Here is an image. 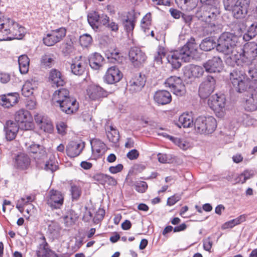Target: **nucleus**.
Returning <instances> with one entry per match:
<instances>
[{
  "label": "nucleus",
  "instance_id": "obj_23",
  "mask_svg": "<svg viewBox=\"0 0 257 257\" xmlns=\"http://www.w3.org/2000/svg\"><path fill=\"white\" fill-rule=\"evenodd\" d=\"M31 161L29 157L23 153L18 154L15 160V166L18 169L24 170L28 168Z\"/></svg>",
  "mask_w": 257,
  "mask_h": 257
},
{
  "label": "nucleus",
  "instance_id": "obj_28",
  "mask_svg": "<svg viewBox=\"0 0 257 257\" xmlns=\"http://www.w3.org/2000/svg\"><path fill=\"white\" fill-rule=\"evenodd\" d=\"M245 110L253 111L257 109V92H254L245 100Z\"/></svg>",
  "mask_w": 257,
  "mask_h": 257
},
{
  "label": "nucleus",
  "instance_id": "obj_39",
  "mask_svg": "<svg viewBox=\"0 0 257 257\" xmlns=\"http://www.w3.org/2000/svg\"><path fill=\"white\" fill-rule=\"evenodd\" d=\"M70 191L72 200H78L82 193L81 188L80 185L75 184H71Z\"/></svg>",
  "mask_w": 257,
  "mask_h": 257
},
{
  "label": "nucleus",
  "instance_id": "obj_17",
  "mask_svg": "<svg viewBox=\"0 0 257 257\" xmlns=\"http://www.w3.org/2000/svg\"><path fill=\"white\" fill-rule=\"evenodd\" d=\"M84 148V143L83 142L78 143L71 141L66 146V154L70 158L77 157L81 154Z\"/></svg>",
  "mask_w": 257,
  "mask_h": 257
},
{
  "label": "nucleus",
  "instance_id": "obj_10",
  "mask_svg": "<svg viewBox=\"0 0 257 257\" xmlns=\"http://www.w3.org/2000/svg\"><path fill=\"white\" fill-rule=\"evenodd\" d=\"M219 13L218 6H205L203 11L197 13V16L199 20L209 25L216 21V18Z\"/></svg>",
  "mask_w": 257,
  "mask_h": 257
},
{
  "label": "nucleus",
  "instance_id": "obj_61",
  "mask_svg": "<svg viewBox=\"0 0 257 257\" xmlns=\"http://www.w3.org/2000/svg\"><path fill=\"white\" fill-rule=\"evenodd\" d=\"M58 168V165L55 164L52 160H49L46 162L44 169L46 171H51L53 172Z\"/></svg>",
  "mask_w": 257,
  "mask_h": 257
},
{
  "label": "nucleus",
  "instance_id": "obj_53",
  "mask_svg": "<svg viewBox=\"0 0 257 257\" xmlns=\"http://www.w3.org/2000/svg\"><path fill=\"white\" fill-rule=\"evenodd\" d=\"M249 65H247L248 76L251 79L256 80L257 79V64H252L251 63Z\"/></svg>",
  "mask_w": 257,
  "mask_h": 257
},
{
  "label": "nucleus",
  "instance_id": "obj_63",
  "mask_svg": "<svg viewBox=\"0 0 257 257\" xmlns=\"http://www.w3.org/2000/svg\"><path fill=\"white\" fill-rule=\"evenodd\" d=\"M109 18L105 14H102L100 15V19L99 20V26L102 25L105 27L107 26V24L109 22Z\"/></svg>",
  "mask_w": 257,
  "mask_h": 257
},
{
  "label": "nucleus",
  "instance_id": "obj_20",
  "mask_svg": "<svg viewBox=\"0 0 257 257\" xmlns=\"http://www.w3.org/2000/svg\"><path fill=\"white\" fill-rule=\"evenodd\" d=\"M87 92L90 98L92 100H97L107 95L106 91L101 87L96 85H90Z\"/></svg>",
  "mask_w": 257,
  "mask_h": 257
},
{
  "label": "nucleus",
  "instance_id": "obj_4",
  "mask_svg": "<svg viewBox=\"0 0 257 257\" xmlns=\"http://www.w3.org/2000/svg\"><path fill=\"white\" fill-rule=\"evenodd\" d=\"M250 0H223L225 10L230 12L236 19L243 18L246 14Z\"/></svg>",
  "mask_w": 257,
  "mask_h": 257
},
{
  "label": "nucleus",
  "instance_id": "obj_64",
  "mask_svg": "<svg viewBox=\"0 0 257 257\" xmlns=\"http://www.w3.org/2000/svg\"><path fill=\"white\" fill-rule=\"evenodd\" d=\"M123 166L121 164H118L115 166H110L109 168V171L112 174H116L121 172Z\"/></svg>",
  "mask_w": 257,
  "mask_h": 257
},
{
  "label": "nucleus",
  "instance_id": "obj_9",
  "mask_svg": "<svg viewBox=\"0 0 257 257\" xmlns=\"http://www.w3.org/2000/svg\"><path fill=\"white\" fill-rule=\"evenodd\" d=\"M165 86L176 96H181L186 93V88L182 79L176 76H171L165 82Z\"/></svg>",
  "mask_w": 257,
  "mask_h": 257
},
{
  "label": "nucleus",
  "instance_id": "obj_26",
  "mask_svg": "<svg viewBox=\"0 0 257 257\" xmlns=\"http://www.w3.org/2000/svg\"><path fill=\"white\" fill-rule=\"evenodd\" d=\"M50 249L45 237L42 236L40 238V242L36 251L37 257H47Z\"/></svg>",
  "mask_w": 257,
  "mask_h": 257
},
{
  "label": "nucleus",
  "instance_id": "obj_59",
  "mask_svg": "<svg viewBox=\"0 0 257 257\" xmlns=\"http://www.w3.org/2000/svg\"><path fill=\"white\" fill-rule=\"evenodd\" d=\"M4 127L7 129L13 130L14 131H18L19 128L18 123L11 120H9L6 121Z\"/></svg>",
  "mask_w": 257,
  "mask_h": 257
},
{
  "label": "nucleus",
  "instance_id": "obj_21",
  "mask_svg": "<svg viewBox=\"0 0 257 257\" xmlns=\"http://www.w3.org/2000/svg\"><path fill=\"white\" fill-rule=\"evenodd\" d=\"M154 99L158 104L165 105L171 101L172 96L169 91L161 90L156 92L154 95Z\"/></svg>",
  "mask_w": 257,
  "mask_h": 257
},
{
  "label": "nucleus",
  "instance_id": "obj_51",
  "mask_svg": "<svg viewBox=\"0 0 257 257\" xmlns=\"http://www.w3.org/2000/svg\"><path fill=\"white\" fill-rule=\"evenodd\" d=\"M252 176L253 173L251 171L245 170L238 176L237 181L238 182L243 184L246 180L252 177Z\"/></svg>",
  "mask_w": 257,
  "mask_h": 257
},
{
  "label": "nucleus",
  "instance_id": "obj_2",
  "mask_svg": "<svg viewBox=\"0 0 257 257\" xmlns=\"http://www.w3.org/2000/svg\"><path fill=\"white\" fill-rule=\"evenodd\" d=\"M52 100L55 106H59L62 111L67 114L74 113L79 108L76 99L71 97L69 90L65 88H60L55 91Z\"/></svg>",
  "mask_w": 257,
  "mask_h": 257
},
{
  "label": "nucleus",
  "instance_id": "obj_1",
  "mask_svg": "<svg viewBox=\"0 0 257 257\" xmlns=\"http://www.w3.org/2000/svg\"><path fill=\"white\" fill-rule=\"evenodd\" d=\"M198 45L195 39L191 37L186 43L178 50L171 52L168 55L167 60L173 69H177L181 66V62H188L192 55L197 51Z\"/></svg>",
  "mask_w": 257,
  "mask_h": 257
},
{
  "label": "nucleus",
  "instance_id": "obj_35",
  "mask_svg": "<svg viewBox=\"0 0 257 257\" xmlns=\"http://www.w3.org/2000/svg\"><path fill=\"white\" fill-rule=\"evenodd\" d=\"M257 35V21L253 22L248 27L247 32L243 35V39L248 41Z\"/></svg>",
  "mask_w": 257,
  "mask_h": 257
},
{
  "label": "nucleus",
  "instance_id": "obj_56",
  "mask_svg": "<svg viewBox=\"0 0 257 257\" xmlns=\"http://www.w3.org/2000/svg\"><path fill=\"white\" fill-rule=\"evenodd\" d=\"M73 42L70 40L64 44L62 52L65 56H67L73 52Z\"/></svg>",
  "mask_w": 257,
  "mask_h": 257
},
{
  "label": "nucleus",
  "instance_id": "obj_19",
  "mask_svg": "<svg viewBox=\"0 0 257 257\" xmlns=\"http://www.w3.org/2000/svg\"><path fill=\"white\" fill-rule=\"evenodd\" d=\"M49 80L52 85L58 87L63 86L66 83L65 77L60 71L53 69L49 73Z\"/></svg>",
  "mask_w": 257,
  "mask_h": 257
},
{
  "label": "nucleus",
  "instance_id": "obj_60",
  "mask_svg": "<svg viewBox=\"0 0 257 257\" xmlns=\"http://www.w3.org/2000/svg\"><path fill=\"white\" fill-rule=\"evenodd\" d=\"M57 132L59 134L63 136L66 134L67 125L63 121H60L56 124Z\"/></svg>",
  "mask_w": 257,
  "mask_h": 257
},
{
  "label": "nucleus",
  "instance_id": "obj_34",
  "mask_svg": "<svg viewBox=\"0 0 257 257\" xmlns=\"http://www.w3.org/2000/svg\"><path fill=\"white\" fill-rule=\"evenodd\" d=\"M217 44L212 38L208 37L203 39L199 45L200 49L209 51L216 47Z\"/></svg>",
  "mask_w": 257,
  "mask_h": 257
},
{
  "label": "nucleus",
  "instance_id": "obj_45",
  "mask_svg": "<svg viewBox=\"0 0 257 257\" xmlns=\"http://www.w3.org/2000/svg\"><path fill=\"white\" fill-rule=\"evenodd\" d=\"M165 52L164 48L163 47H159L157 52L155 54L154 57V62L158 65L162 63V59L165 57Z\"/></svg>",
  "mask_w": 257,
  "mask_h": 257
},
{
  "label": "nucleus",
  "instance_id": "obj_44",
  "mask_svg": "<svg viewBox=\"0 0 257 257\" xmlns=\"http://www.w3.org/2000/svg\"><path fill=\"white\" fill-rule=\"evenodd\" d=\"M76 218V215L74 212L71 210L67 213V214L63 217L64 221L66 226L72 225Z\"/></svg>",
  "mask_w": 257,
  "mask_h": 257
},
{
  "label": "nucleus",
  "instance_id": "obj_18",
  "mask_svg": "<svg viewBox=\"0 0 257 257\" xmlns=\"http://www.w3.org/2000/svg\"><path fill=\"white\" fill-rule=\"evenodd\" d=\"M19 93H9L0 95V105L6 108H10L18 102Z\"/></svg>",
  "mask_w": 257,
  "mask_h": 257
},
{
  "label": "nucleus",
  "instance_id": "obj_8",
  "mask_svg": "<svg viewBox=\"0 0 257 257\" xmlns=\"http://www.w3.org/2000/svg\"><path fill=\"white\" fill-rule=\"evenodd\" d=\"M226 99L224 94L216 93L210 96L208 100V104L210 108L214 111L218 117L224 116Z\"/></svg>",
  "mask_w": 257,
  "mask_h": 257
},
{
  "label": "nucleus",
  "instance_id": "obj_37",
  "mask_svg": "<svg viewBox=\"0 0 257 257\" xmlns=\"http://www.w3.org/2000/svg\"><path fill=\"white\" fill-rule=\"evenodd\" d=\"M92 151L93 153H96L98 155L102 154V151L105 149V144L100 140L93 139L91 142Z\"/></svg>",
  "mask_w": 257,
  "mask_h": 257
},
{
  "label": "nucleus",
  "instance_id": "obj_33",
  "mask_svg": "<svg viewBox=\"0 0 257 257\" xmlns=\"http://www.w3.org/2000/svg\"><path fill=\"white\" fill-rule=\"evenodd\" d=\"M247 215L245 214H242L236 217L229 220L222 225L223 229L232 228L235 225H238L246 220Z\"/></svg>",
  "mask_w": 257,
  "mask_h": 257
},
{
  "label": "nucleus",
  "instance_id": "obj_49",
  "mask_svg": "<svg viewBox=\"0 0 257 257\" xmlns=\"http://www.w3.org/2000/svg\"><path fill=\"white\" fill-rule=\"evenodd\" d=\"M108 58L110 59L111 62L117 64L120 63L123 60V57L121 56V54L115 51L110 53Z\"/></svg>",
  "mask_w": 257,
  "mask_h": 257
},
{
  "label": "nucleus",
  "instance_id": "obj_11",
  "mask_svg": "<svg viewBox=\"0 0 257 257\" xmlns=\"http://www.w3.org/2000/svg\"><path fill=\"white\" fill-rule=\"evenodd\" d=\"M129 59L135 67L139 68L143 66L147 60V56L140 47H131L128 52Z\"/></svg>",
  "mask_w": 257,
  "mask_h": 257
},
{
  "label": "nucleus",
  "instance_id": "obj_32",
  "mask_svg": "<svg viewBox=\"0 0 257 257\" xmlns=\"http://www.w3.org/2000/svg\"><path fill=\"white\" fill-rule=\"evenodd\" d=\"M18 63L19 70L21 74L28 72L29 67L30 60L26 55H22L19 57Z\"/></svg>",
  "mask_w": 257,
  "mask_h": 257
},
{
  "label": "nucleus",
  "instance_id": "obj_14",
  "mask_svg": "<svg viewBox=\"0 0 257 257\" xmlns=\"http://www.w3.org/2000/svg\"><path fill=\"white\" fill-rule=\"evenodd\" d=\"M203 66L208 73H219L223 69V64L219 57L214 56L204 63Z\"/></svg>",
  "mask_w": 257,
  "mask_h": 257
},
{
  "label": "nucleus",
  "instance_id": "obj_13",
  "mask_svg": "<svg viewBox=\"0 0 257 257\" xmlns=\"http://www.w3.org/2000/svg\"><path fill=\"white\" fill-rule=\"evenodd\" d=\"M46 201L52 209H60L64 203V196L60 191L51 189L46 197Z\"/></svg>",
  "mask_w": 257,
  "mask_h": 257
},
{
  "label": "nucleus",
  "instance_id": "obj_27",
  "mask_svg": "<svg viewBox=\"0 0 257 257\" xmlns=\"http://www.w3.org/2000/svg\"><path fill=\"white\" fill-rule=\"evenodd\" d=\"M99 19L100 15L96 11L91 12L87 15V21L89 24L96 31L98 29Z\"/></svg>",
  "mask_w": 257,
  "mask_h": 257
},
{
  "label": "nucleus",
  "instance_id": "obj_38",
  "mask_svg": "<svg viewBox=\"0 0 257 257\" xmlns=\"http://www.w3.org/2000/svg\"><path fill=\"white\" fill-rule=\"evenodd\" d=\"M29 116V113L27 110L20 109L16 113L15 118V121L17 123H24L28 121V117Z\"/></svg>",
  "mask_w": 257,
  "mask_h": 257
},
{
  "label": "nucleus",
  "instance_id": "obj_40",
  "mask_svg": "<svg viewBox=\"0 0 257 257\" xmlns=\"http://www.w3.org/2000/svg\"><path fill=\"white\" fill-rule=\"evenodd\" d=\"M207 25L206 29L207 34L214 35L221 32V25L217 21Z\"/></svg>",
  "mask_w": 257,
  "mask_h": 257
},
{
  "label": "nucleus",
  "instance_id": "obj_25",
  "mask_svg": "<svg viewBox=\"0 0 257 257\" xmlns=\"http://www.w3.org/2000/svg\"><path fill=\"white\" fill-rule=\"evenodd\" d=\"M193 118L191 114L184 113L179 117L176 125L180 128H189L194 125Z\"/></svg>",
  "mask_w": 257,
  "mask_h": 257
},
{
  "label": "nucleus",
  "instance_id": "obj_57",
  "mask_svg": "<svg viewBox=\"0 0 257 257\" xmlns=\"http://www.w3.org/2000/svg\"><path fill=\"white\" fill-rule=\"evenodd\" d=\"M6 139L7 141H11L13 140L16 137L18 131H14L13 130L7 129L4 127Z\"/></svg>",
  "mask_w": 257,
  "mask_h": 257
},
{
  "label": "nucleus",
  "instance_id": "obj_52",
  "mask_svg": "<svg viewBox=\"0 0 257 257\" xmlns=\"http://www.w3.org/2000/svg\"><path fill=\"white\" fill-rule=\"evenodd\" d=\"M30 82H26L22 88V95L25 97H29L33 93V88Z\"/></svg>",
  "mask_w": 257,
  "mask_h": 257
},
{
  "label": "nucleus",
  "instance_id": "obj_43",
  "mask_svg": "<svg viewBox=\"0 0 257 257\" xmlns=\"http://www.w3.org/2000/svg\"><path fill=\"white\" fill-rule=\"evenodd\" d=\"M51 32L54 35L57 41L59 42L66 36V30L64 28L61 27L53 30Z\"/></svg>",
  "mask_w": 257,
  "mask_h": 257
},
{
  "label": "nucleus",
  "instance_id": "obj_58",
  "mask_svg": "<svg viewBox=\"0 0 257 257\" xmlns=\"http://www.w3.org/2000/svg\"><path fill=\"white\" fill-rule=\"evenodd\" d=\"M6 139L7 141H11L13 140L16 137L18 131H14L13 130L7 129L4 127Z\"/></svg>",
  "mask_w": 257,
  "mask_h": 257
},
{
  "label": "nucleus",
  "instance_id": "obj_12",
  "mask_svg": "<svg viewBox=\"0 0 257 257\" xmlns=\"http://www.w3.org/2000/svg\"><path fill=\"white\" fill-rule=\"evenodd\" d=\"M216 81L211 76H207L200 84L198 90L199 96L202 99L209 97L213 92L215 87Z\"/></svg>",
  "mask_w": 257,
  "mask_h": 257
},
{
  "label": "nucleus",
  "instance_id": "obj_55",
  "mask_svg": "<svg viewBox=\"0 0 257 257\" xmlns=\"http://www.w3.org/2000/svg\"><path fill=\"white\" fill-rule=\"evenodd\" d=\"M53 61L50 55L45 54L42 56L41 63L43 67L50 68L52 66Z\"/></svg>",
  "mask_w": 257,
  "mask_h": 257
},
{
  "label": "nucleus",
  "instance_id": "obj_22",
  "mask_svg": "<svg viewBox=\"0 0 257 257\" xmlns=\"http://www.w3.org/2000/svg\"><path fill=\"white\" fill-rule=\"evenodd\" d=\"M82 57L79 58L76 57L73 59L71 65V69L72 72L76 75H81L85 69V63L82 59Z\"/></svg>",
  "mask_w": 257,
  "mask_h": 257
},
{
  "label": "nucleus",
  "instance_id": "obj_48",
  "mask_svg": "<svg viewBox=\"0 0 257 257\" xmlns=\"http://www.w3.org/2000/svg\"><path fill=\"white\" fill-rule=\"evenodd\" d=\"M92 39L91 36L87 34L81 35L79 38V42L81 46L88 47L92 42Z\"/></svg>",
  "mask_w": 257,
  "mask_h": 257
},
{
  "label": "nucleus",
  "instance_id": "obj_29",
  "mask_svg": "<svg viewBox=\"0 0 257 257\" xmlns=\"http://www.w3.org/2000/svg\"><path fill=\"white\" fill-rule=\"evenodd\" d=\"M164 137L169 139L175 145H177L180 149L186 150L189 147V144L184 139L170 136L167 133H163L161 134Z\"/></svg>",
  "mask_w": 257,
  "mask_h": 257
},
{
  "label": "nucleus",
  "instance_id": "obj_42",
  "mask_svg": "<svg viewBox=\"0 0 257 257\" xmlns=\"http://www.w3.org/2000/svg\"><path fill=\"white\" fill-rule=\"evenodd\" d=\"M204 69L203 67H202L198 65H193L190 67L189 71L190 72L192 76L200 77L202 76L204 73Z\"/></svg>",
  "mask_w": 257,
  "mask_h": 257
},
{
  "label": "nucleus",
  "instance_id": "obj_62",
  "mask_svg": "<svg viewBox=\"0 0 257 257\" xmlns=\"http://www.w3.org/2000/svg\"><path fill=\"white\" fill-rule=\"evenodd\" d=\"M203 248L206 251H210L212 246V241L210 237H208L203 241Z\"/></svg>",
  "mask_w": 257,
  "mask_h": 257
},
{
  "label": "nucleus",
  "instance_id": "obj_31",
  "mask_svg": "<svg viewBox=\"0 0 257 257\" xmlns=\"http://www.w3.org/2000/svg\"><path fill=\"white\" fill-rule=\"evenodd\" d=\"M106 136L109 141L113 144H117L119 140L118 131L112 125H110L106 131Z\"/></svg>",
  "mask_w": 257,
  "mask_h": 257
},
{
  "label": "nucleus",
  "instance_id": "obj_50",
  "mask_svg": "<svg viewBox=\"0 0 257 257\" xmlns=\"http://www.w3.org/2000/svg\"><path fill=\"white\" fill-rule=\"evenodd\" d=\"M135 190L140 193H144L148 188L147 183L143 181H137L134 184Z\"/></svg>",
  "mask_w": 257,
  "mask_h": 257
},
{
  "label": "nucleus",
  "instance_id": "obj_3",
  "mask_svg": "<svg viewBox=\"0 0 257 257\" xmlns=\"http://www.w3.org/2000/svg\"><path fill=\"white\" fill-rule=\"evenodd\" d=\"M236 53L234 55V60L237 65H249L257 57V44L248 42L242 47L236 48Z\"/></svg>",
  "mask_w": 257,
  "mask_h": 257
},
{
  "label": "nucleus",
  "instance_id": "obj_7",
  "mask_svg": "<svg viewBox=\"0 0 257 257\" xmlns=\"http://www.w3.org/2000/svg\"><path fill=\"white\" fill-rule=\"evenodd\" d=\"M236 38L230 33H222L218 39L216 50L225 55L232 53L236 46Z\"/></svg>",
  "mask_w": 257,
  "mask_h": 257
},
{
  "label": "nucleus",
  "instance_id": "obj_30",
  "mask_svg": "<svg viewBox=\"0 0 257 257\" xmlns=\"http://www.w3.org/2000/svg\"><path fill=\"white\" fill-rule=\"evenodd\" d=\"M27 151L29 153L39 155L38 158H42L46 155V151L43 146L35 143H32L27 147Z\"/></svg>",
  "mask_w": 257,
  "mask_h": 257
},
{
  "label": "nucleus",
  "instance_id": "obj_15",
  "mask_svg": "<svg viewBox=\"0 0 257 257\" xmlns=\"http://www.w3.org/2000/svg\"><path fill=\"white\" fill-rule=\"evenodd\" d=\"M122 77V74L116 66L109 68L103 78L104 81L108 84H114L119 82Z\"/></svg>",
  "mask_w": 257,
  "mask_h": 257
},
{
  "label": "nucleus",
  "instance_id": "obj_36",
  "mask_svg": "<svg viewBox=\"0 0 257 257\" xmlns=\"http://www.w3.org/2000/svg\"><path fill=\"white\" fill-rule=\"evenodd\" d=\"M61 227L59 223L55 221H51L49 224L48 231L53 238H56L59 236Z\"/></svg>",
  "mask_w": 257,
  "mask_h": 257
},
{
  "label": "nucleus",
  "instance_id": "obj_46",
  "mask_svg": "<svg viewBox=\"0 0 257 257\" xmlns=\"http://www.w3.org/2000/svg\"><path fill=\"white\" fill-rule=\"evenodd\" d=\"M43 40L44 44L47 46H53L58 42L51 32L47 34L46 36L43 38Z\"/></svg>",
  "mask_w": 257,
  "mask_h": 257
},
{
  "label": "nucleus",
  "instance_id": "obj_5",
  "mask_svg": "<svg viewBox=\"0 0 257 257\" xmlns=\"http://www.w3.org/2000/svg\"><path fill=\"white\" fill-rule=\"evenodd\" d=\"M246 73L242 70L233 69L230 72L229 79L232 89L237 92H245L249 88L248 79Z\"/></svg>",
  "mask_w": 257,
  "mask_h": 257
},
{
  "label": "nucleus",
  "instance_id": "obj_47",
  "mask_svg": "<svg viewBox=\"0 0 257 257\" xmlns=\"http://www.w3.org/2000/svg\"><path fill=\"white\" fill-rule=\"evenodd\" d=\"M158 159L161 163H171L174 160L172 155L161 153L158 154Z\"/></svg>",
  "mask_w": 257,
  "mask_h": 257
},
{
  "label": "nucleus",
  "instance_id": "obj_24",
  "mask_svg": "<svg viewBox=\"0 0 257 257\" xmlns=\"http://www.w3.org/2000/svg\"><path fill=\"white\" fill-rule=\"evenodd\" d=\"M104 58L98 53H93L88 57L89 64L91 68L94 70H98L102 66Z\"/></svg>",
  "mask_w": 257,
  "mask_h": 257
},
{
  "label": "nucleus",
  "instance_id": "obj_54",
  "mask_svg": "<svg viewBox=\"0 0 257 257\" xmlns=\"http://www.w3.org/2000/svg\"><path fill=\"white\" fill-rule=\"evenodd\" d=\"M40 122L41 124V127L44 132L49 134H51L53 132L54 126L51 121L46 120L43 121V120H40Z\"/></svg>",
  "mask_w": 257,
  "mask_h": 257
},
{
  "label": "nucleus",
  "instance_id": "obj_16",
  "mask_svg": "<svg viewBox=\"0 0 257 257\" xmlns=\"http://www.w3.org/2000/svg\"><path fill=\"white\" fill-rule=\"evenodd\" d=\"M146 78L145 75L141 73L135 75L129 81V90L132 92H136L141 90L145 86Z\"/></svg>",
  "mask_w": 257,
  "mask_h": 257
},
{
  "label": "nucleus",
  "instance_id": "obj_6",
  "mask_svg": "<svg viewBox=\"0 0 257 257\" xmlns=\"http://www.w3.org/2000/svg\"><path fill=\"white\" fill-rule=\"evenodd\" d=\"M194 126L197 133L207 135L215 131L217 127V122L212 116H200L195 120Z\"/></svg>",
  "mask_w": 257,
  "mask_h": 257
},
{
  "label": "nucleus",
  "instance_id": "obj_41",
  "mask_svg": "<svg viewBox=\"0 0 257 257\" xmlns=\"http://www.w3.org/2000/svg\"><path fill=\"white\" fill-rule=\"evenodd\" d=\"M136 22V18L134 17L131 18H127L123 21V24L124 29L127 33H130L133 31Z\"/></svg>",
  "mask_w": 257,
  "mask_h": 257
}]
</instances>
